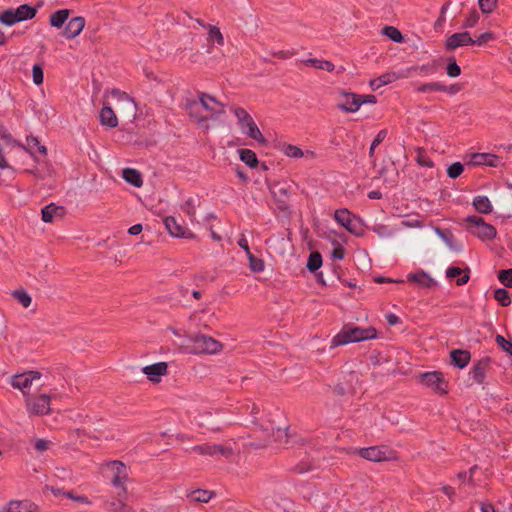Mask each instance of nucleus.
<instances>
[{
	"label": "nucleus",
	"mask_w": 512,
	"mask_h": 512,
	"mask_svg": "<svg viewBox=\"0 0 512 512\" xmlns=\"http://www.w3.org/2000/svg\"><path fill=\"white\" fill-rule=\"evenodd\" d=\"M376 337L377 330L372 326L362 328L352 324H345L342 329L333 337L331 344L332 347H337L349 343L375 339Z\"/></svg>",
	"instance_id": "f257e3e1"
},
{
	"label": "nucleus",
	"mask_w": 512,
	"mask_h": 512,
	"mask_svg": "<svg viewBox=\"0 0 512 512\" xmlns=\"http://www.w3.org/2000/svg\"><path fill=\"white\" fill-rule=\"evenodd\" d=\"M233 111L243 134L256 140L260 144L264 145L267 143V140L262 135L252 116L244 108L237 107Z\"/></svg>",
	"instance_id": "f03ea898"
},
{
	"label": "nucleus",
	"mask_w": 512,
	"mask_h": 512,
	"mask_svg": "<svg viewBox=\"0 0 512 512\" xmlns=\"http://www.w3.org/2000/svg\"><path fill=\"white\" fill-rule=\"evenodd\" d=\"M335 221L356 237L364 235V223L360 217H356L347 209H338L334 214Z\"/></svg>",
	"instance_id": "7ed1b4c3"
},
{
	"label": "nucleus",
	"mask_w": 512,
	"mask_h": 512,
	"mask_svg": "<svg viewBox=\"0 0 512 512\" xmlns=\"http://www.w3.org/2000/svg\"><path fill=\"white\" fill-rule=\"evenodd\" d=\"M190 339L193 344L192 351L195 354H216L223 348L221 342L201 333L191 336Z\"/></svg>",
	"instance_id": "20e7f679"
},
{
	"label": "nucleus",
	"mask_w": 512,
	"mask_h": 512,
	"mask_svg": "<svg viewBox=\"0 0 512 512\" xmlns=\"http://www.w3.org/2000/svg\"><path fill=\"white\" fill-rule=\"evenodd\" d=\"M341 95L345 98V102L339 103L337 107L349 113L356 112L362 104H376L377 98L375 95H359L353 92L341 91Z\"/></svg>",
	"instance_id": "39448f33"
},
{
	"label": "nucleus",
	"mask_w": 512,
	"mask_h": 512,
	"mask_svg": "<svg viewBox=\"0 0 512 512\" xmlns=\"http://www.w3.org/2000/svg\"><path fill=\"white\" fill-rule=\"evenodd\" d=\"M420 382L440 395L448 393V382L440 371L422 373L420 375Z\"/></svg>",
	"instance_id": "423d86ee"
},
{
	"label": "nucleus",
	"mask_w": 512,
	"mask_h": 512,
	"mask_svg": "<svg viewBox=\"0 0 512 512\" xmlns=\"http://www.w3.org/2000/svg\"><path fill=\"white\" fill-rule=\"evenodd\" d=\"M290 189V185L280 182H276L270 187L271 194L277 203L278 209L283 212H288L290 210V206L288 204L291 194Z\"/></svg>",
	"instance_id": "0eeeda50"
},
{
	"label": "nucleus",
	"mask_w": 512,
	"mask_h": 512,
	"mask_svg": "<svg viewBox=\"0 0 512 512\" xmlns=\"http://www.w3.org/2000/svg\"><path fill=\"white\" fill-rule=\"evenodd\" d=\"M359 455L369 461L381 462L391 460L394 452L387 446H372L359 449Z\"/></svg>",
	"instance_id": "6e6552de"
},
{
	"label": "nucleus",
	"mask_w": 512,
	"mask_h": 512,
	"mask_svg": "<svg viewBox=\"0 0 512 512\" xmlns=\"http://www.w3.org/2000/svg\"><path fill=\"white\" fill-rule=\"evenodd\" d=\"M183 223L184 221L182 219L177 220L173 216L164 218L165 228L172 237L194 239L196 235L188 230Z\"/></svg>",
	"instance_id": "1a4fd4ad"
},
{
	"label": "nucleus",
	"mask_w": 512,
	"mask_h": 512,
	"mask_svg": "<svg viewBox=\"0 0 512 512\" xmlns=\"http://www.w3.org/2000/svg\"><path fill=\"white\" fill-rule=\"evenodd\" d=\"M192 451L200 455L215 456L221 455L225 458H230L233 455V449L229 446L221 444H202L196 445L192 448Z\"/></svg>",
	"instance_id": "9d476101"
},
{
	"label": "nucleus",
	"mask_w": 512,
	"mask_h": 512,
	"mask_svg": "<svg viewBox=\"0 0 512 512\" xmlns=\"http://www.w3.org/2000/svg\"><path fill=\"white\" fill-rule=\"evenodd\" d=\"M470 44H480V37L477 40H473L469 32H459L450 35L445 42V48L448 51L455 50L458 47L466 46Z\"/></svg>",
	"instance_id": "9b49d317"
},
{
	"label": "nucleus",
	"mask_w": 512,
	"mask_h": 512,
	"mask_svg": "<svg viewBox=\"0 0 512 512\" xmlns=\"http://www.w3.org/2000/svg\"><path fill=\"white\" fill-rule=\"evenodd\" d=\"M142 372L152 383H159L161 376L166 375L168 372V364L166 362H158L155 364L147 365L142 368Z\"/></svg>",
	"instance_id": "f8f14e48"
},
{
	"label": "nucleus",
	"mask_w": 512,
	"mask_h": 512,
	"mask_svg": "<svg viewBox=\"0 0 512 512\" xmlns=\"http://www.w3.org/2000/svg\"><path fill=\"white\" fill-rule=\"evenodd\" d=\"M85 26V18L76 16L71 18L66 24L62 34L67 39H72L78 36Z\"/></svg>",
	"instance_id": "ddd939ff"
},
{
	"label": "nucleus",
	"mask_w": 512,
	"mask_h": 512,
	"mask_svg": "<svg viewBox=\"0 0 512 512\" xmlns=\"http://www.w3.org/2000/svg\"><path fill=\"white\" fill-rule=\"evenodd\" d=\"M407 281L418 284L422 288H433L437 285V282L424 270H419L415 273H409L407 275Z\"/></svg>",
	"instance_id": "4468645a"
},
{
	"label": "nucleus",
	"mask_w": 512,
	"mask_h": 512,
	"mask_svg": "<svg viewBox=\"0 0 512 512\" xmlns=\"http://www.w3.org/2000/svg\"><path fill=\"white\" fill-rule=\"evenodd\" d=\"M436 234L445 242L453 252H460L462 250V244L456 240L450 229L435 228Z\"/></svg>",
	"instance_id": "2eb2a0df"
},
{
	"label": "nucleus",
	"mask_w": 512,
	"mask_h": 512,
	"mask_svg": "<svg viewBox=\"0 0 512 512\" xmlns=\"http://www.w3.org/2000/svg\"><path fill=\"white\" fill-rule=\"evenodd\" d=\"M470 352L462 349H454L450 352V362L454 367L464 368L470 361Z\"/></svg>",
	"instance_id": "dca6fc26"
},
{
	"label": "nucleus",
	"mask_w": 512,
	"mask_h": 512,
	"mask_svg": "<svg viewBox=\"0 0 512 512\" xmlns=\"http://www.w3.org/2000/svg\"><path fill=\"white\" fill-rule=\"evenodd\" d=\"M100 123L108 128H115L118 125V118L110 106H103L100 114Z\"/></svg>",
	"instance_id": "f3484780"
},
{
	"label": "nucleus",
	"mask_w": 512,
	"mask_h": 512,
	"mask_svg": "<svg viewBox=\"0 0 512 512\" xmlns=\"http://www.w3.org/2000/svg\"><path fill=\"white\" fill-rule=\"evenodd\" d=\"M421 93H428V92H448L450 94L455 93L457 90L455 89L454 85L446 86L439 82H431V83H425L421 84L418 89Z\"/></svg>",
	"instance_id": "a211bd4d"
},
{
	"label": "nucleus",
	"mask_w": 512,
	"mask_h": 512,
	"mask_svg": "<svg viewBox=\"0 0 512 512\" xmlns=\"http://www.w3.org/2000/svg\"><path fill=\"white\" fill-rule=\"evenodd\" d=\"M122 178L130 185L140 188L143 185L142 174L134 168H124Z\"/></svg>",
	"instance_id": "6ab92c4d"
},
{
	"label": "nucleus",
	"mask_w": 512,
	"mask_h": 512,
	"mask_svg": "<svg viewBox=\"0 0 512 512\" xmlns=\"http://www.w3.org/2000/svg\"><path fill=\"white\" fill-rule=\"evenodd\" d=\"M3 512H37V506L29 501H11Z\"/></svg>",
	"instance_id": "aec40b11"
},
{
	"label": "nucleus",
	"mask_w": 512,
	"mask_h": 512,
	"mask_svg": "<svg viewBox=\"0 0 512 512\" xmlns=\"http://www.w3.org/2000/svg\"><path fill=\"white\" fill-rule=\"evenodd\" d=\"M32 411L36 415H45L50 411V396L47 394L40 395L32 404Z\"/></svg>",
	"instance_id": "412c9836"
},
{
	"label": "nucleus",
	"mask_w": 512,
	"mask_h": 512,
	"mask_svg": "<svg viewBox=\"0 0 512 512\" xmlns=\"http://www.w3.org/2000/svg\"><path fill=\"white\" fill-rule=\"evenodd\" d=\"M63 211H64V207L57 206L54 203H50V204L46 205L44 208H42V210H41L42 220L46 223H50L53 221L54 216H57V215L61 216L63 214Z\"/></svg>",
	"instance_id": "4be33fe9"
},
{
	"label": "nucleus",
	"mask_w": 512,
	"mask_h": 512,
	"mask_svg": "<svg viewBox=\"0 0 512 512\" xmlns=\"http://www.w3.org/2000/svg\"><path fill=\"white\" fill-rule=\"evenodd\" d=\"M19 22L33 19L37 14V7L22 4L14 9Z\"/></svg>",
	"instance_id": "5701e85b"
},
{
	"label": "nucleus",
	"mask_w": 512,
	"mask_h": 512,
	"mask_svg": "<svg viewBox=\"0 0 512 512\" xmlns=\"http://www.w3.org/2000/svg\"><path fill=\"white\" fill-rule=\"evenodd\" d=\"M125 496L122 493H118V499L105 501L104 508L110 512H129V507L123 501Z\"/></svg>",
	"instance_id": "b1692460"
},
{
	"label": "nucleus",
	"mask_w": 512,
	"mask_h": 512,
	"mask_svg": "<svg viewBox=\"0 0 512 512\" xmlns=\"http://www.w3.org/2000/svg\"><path fill=\"white\" fill-rule=\"evenodd\" d=\"M254 433L257 435L260 433L261 440L260 441H254L250 442V446L254 449H262L266 447L271 442V433L269 427H262L260 426L258 429L254 431Z\"/></svg>",
	"instance_id": "393cba45"
},
{
	"label": "nucleus",
	"mask_w": 512,
	"mask_h": 512,
	"mask_svg": "<svg viewBox=\"0 0 512 512\" xmlns=\"http://www.w3.org/2000/svg\"><path fill=\"white\" fill-rule=\"evenodd\" d=\"M216 493L205 489H195L187 493V497L195 502L208 503Z\"/></svg>",
	"instance_id": "a878e982"
},
{
	"label": "nucleus",
	"mask_w": 512,
	"mask_h": 512,
	"mask_svg": "<svg viewBox=\"0 0 512 512\" xmlns=\"http://www.w3.org/2000/svg\"><path fill=\"white\" fill-rule=\"evenodd\" d=\"M463 270L456 266H451L446 271V277L450 280L457 278L456 284L458 286L464 285L469 281L468 271L462 275Z\"/></svg>",
	"instance_id": "bb28decb"
},
{
	"label": "nucleus",
	"mask_w": 512,
	"mask_h": 512,
	"mask_svg": "<svg viewBox=\"0 0 512 512\" xmlns=\"http://www.w3.org/2000/svg\"><path fill=\"white\" fill-rule=\"evenodd\" d=\"M240 160L244 162L250 168H256L259 165V160L256 153L248 148H242L238 150Z\"/></svg>",
	"instance_id": "cd10ccee"
},
{
	"label": "nucleus",
	"mask_w": 512,
	"mask_h": 512,
	"mask_svg": "<svg viewBox=\"0 0 512 512\" xmlns=\"http://www.w3.org/2000/svg\"><path fill=\"white\" fill-rule=\"evenodd\" d=\"M70 15L69 9H60L50 15L49 23L52 27L62 28Z\"/></svg>",
	"instance_id": "c85d7f7f"
},
{
	"label": "nucleus",
	"mask_w": 512,
	"mask_h": 512,
	"mask_svg": "<svg viewBox=\"0 0 512 512\" xmlns=\"http://www.w3.org/2000/svg\"><path fill=\"white\" fill-rule=\"evenodd\" d=\"M206 96H208L207 93L201 92L199 93V102L195 100L188 101L186 104V110L190 113V115H193V113L199 108L201 105L205 110L213 111V108L207 103Z\"/></svg>",
	"instance_id": "c756f323"
},
{
	"label": "nucleus",
	"mask_w": 512,
	"mask_h": 512,
	"mask_svg": "<svg viewBox=\"0 0 512 512\" xmlns=\"http://www.w3.org/2000/svg\"><path fill=\"white\" fill-rule=\"evenodd\" d=\"M503 168L505 162L502 157L492 153H482V167Z\"/></svg>",
	"instance_id": "7c9ffc66"
},
{
	"label": "nucleus",
	"mask_w": 512,
	"mask_h": 512,
	"mask_svg": "<svg viewBox=\"0 0 512 512\" xmlns=\"http://www.w3.org/2000/svg\"><path fill=\"white\" fill-rule=\"evenodd\" d=\"M323 259L319 251H312L306 263V268L310 273H316L322 266Z\"/></svg>",
	"instance_id": "2f4dec72"
},
{
	"label": "nucleus",
	"mask_w": 512,
	"mask_h": 512,
	"mask_svg": "<svg viewBox=\"0 0 512 512\" xmlns=\"http://www.w3.org/2000/svg\"><path fill=\"white\" fill-rule=\"evenodd\" d=\"M318 461L312 459L310 461H300L298 464H296L292 471L296 474H304L307 472L315 471L319 468Z\"/></svg>",
	"instance_id": "473e14b6"
},
{
	"label": "nucleus",
	"mask_w": 512,
	"mask_h": 512,
	"mask_svg": "<svg viewBox=\"0 0 512 512\" xmlns=\"http://www.w3.org/2000/svg\"><path fill=\"white\" fill-rule=\"evenodd\" d=\"M270 429V433H271V442L274 441V442H279L280 444H288L289 443V433H288V430H289V427H285L284 429L282 428H276L274 429L273 427H269Z\"/></svg>",
	"instance_id": "72a5a7b5"
},
{
	"label": "nucleus",
	"mask_w": 512,
	"mask_h": 512,
	"mask_svg": "<svg viewBox=\"0 0 512 512\" xmlns=\"http://www.w3.org/2000/svg\"><path fill=\"white\" fill-rule=\"evenodd\" d=\"M275 147L282 151L288 157L300 158L303 156V151L301 150V148L292 144L280 142Z\"/></svg>",
	"instance_id": "f704fd0d"
},
{
	"label": "nucleus",
	"mask_w": 512,
	"mask_h": 512,
	"mask_svg": "<svg viewBox=\"0 0 512 512\" xmlns=\"http://www.w3.org/2000/svg\"><path fill=\"white\" fill-rule=\"evenodd\" d=\"M466 229L480 238V217L475 215L467 216L463 219Z\"/></svg>",
	"instance_id": "c9c22d12"
},
{
	"label": "nucleus",
	"mask_w": 512,
	"mask_h": 512,
	"mask_svg": "<svg viewBox=\"0 0 512 512\" xmlns=\"http://www.w3.org/2000/svg\"><path fill=\"white\" fill-rule=\"evenodd\" d=\"M31 384L32 383L30 382L29 377L26 375V372L22 374H16L11 378V385L23 392L26 388H29Z\"/></svg>",
	"instance_id": "e433bc0d"
},
{
	"label": "nucleus",
	"mask_w": 512,
	"mask_h": 512,
	"mask_svg": "<svg viewBox=\"0 0 512 512\" xmlns=\"http://www.w3.org/2000/svg\"><path fill=\"white\" fill-rule=\"evenodd\" d=\"M0 23L5 26H13L19 23L14 8H8L0 13Z\"/></svg>",
	"instance_id": "4c0bfd02"
},
{
	"label": "nucleus",
	"mask_w": 512,
	"mask_h": 512,
	"mask_svg": "<svg viewBox=\"0 0 512 512\" xmlns=\"http://www.w3.org/2000/svg\"><path fill=\"white\" fill-rule=\"evenodd\" d=\"M382 34L387 36L390 40L395 43H403L404 36L399 29L394 26H385L382 29Z\"/></svg>",
	"instance_id": "58836bf2"
},
{
	"label": "nucleus",
	"mask_w": 512,
	"mask_h": 512,
	"mask_svg": "<svg viewBox=\"0 0 512 512\" xmlns=\"http://www.w3.org/2000/svg\"><path fill=\"white\" fill-rule=\"evenodd\" d=\"M306 64L317 69L326 70L328 72H332L335 69V66L332 62L327 60H319L316 58H310L306 60Z\"/></svg>",
	"instance_id": "ea45409f"
},
{
	"label": "nucleus",
	"mask_w": 512,
	"mask_h": 512,
	"mask_svg": "<svg viewBox=\"0 0 512 512\" xmlns=\"http://www.w3.org/2000/svg\"><path fill=\"white\" fill-rule=\"evenodd\" d=\"M26 140H27V146H25V147L28 148L29 151L27 153H29L31 156H34L33 152L31 151V148H33V147H37V150L39 153H41L43 155L47 154L46 146L41 145L37 137L28 136Z\"/></svg>",
	"instance_id": "a19ab883"
},
{
	"label": "nucleus",
	"mask_w": 512,
	"mask_h": 512,
	"mask_svg": "<svg viewBox=\"0 0 512 512\" xmlns=\"http://www.w3.org/2000/svg\"><path fill=\"white\" fill-rule=\"evenodd\" d=\"M494 299L504 307L511 304V297L508 291L503 288H499L494 291Z\"/></svg>",
	"instance_id": "79ce46f5"
},
{
	"label": "nucleus",
	"mask_w": 512,
	"mask_h": 512,
	"mask_svg": "<svg viewBox=\"0 0 512 512\" xmlns=\"http://www.w3.org/2000/svg\"><path fill=\"white\" fill-rule=\"evenodd\" d=\"M13 296L23 307L28 308L31 305L32 298L23 288L15 290Z\"/></svg>",
	"instance_id": "37998d69"
},
{
	"label": "nucleus",
	"mask_w": 512,
	"mask_h": 512,
	"mask_svg": "<svg viewBox=\"0 0 512 512\" xmlns=\"http://www.w3.org/2000/svg\"><path fill=\"white\" fill-rule=\"evenodd\" d=\"M446 73L449 77L455 78L461 74V68L457 64L455 57H449L446 66Z\"/></svg>",
	"instance_id": "c03bdc74"
},
{
	"label": "nucleus",
	"mask_w": 512,
	"mask_h": 512,
	"mask_svg": "<svg viewBox=\"0 0 512 512\" xmlns=\"http://www.w3.org/2000/svg\"><path fill=\"white\" fill-rule=\"evenodd\" d=\"M208 40L217 43L218 45L224 44V38L220 29L216 26L209 25Z\"/></svg>",
	"instance_id": "a18cd8bd"
},
{
	"label": "nucleus",
	"mask_w": 512,
	"mask_h": 512,
	"mask_svg": "<svg viewBox=\"0 0 512 512\" xmlns=\"http://www.w3.org/2000/svg\"><path fill=\"white\" fill-rule=\"evenodd\" d=\"M497 236L496 228L482 220V240H493Z\"/></svg>",
	"instance_id": "49530a36"
},
{
	"label": "nucleus",
	"mask_w": 512,
	"mask_h": 512,
	"mask_svg": "<svg viewBox=\"0 0 512 512\" xmlns=\"http://www.w3.org/2000/svg\"><path fill=\"white\" fill-rule=\"evenodd\" d=\"M403 77H406V74L401 71V72H387L381 76H379V78L381 79V82L382 84L385 86V85H388L400 78H403Z\"/></svg>",
	"instance_id": "de8ad7c7"
},
{
	"label": "nucleus",
	"mask_w": 512,
	"mask_h": 512,
	"mask_svg": "<svg viewBox=\"0 0 512 512\" xmlns=\"http://www.w3.org/2000/svg\"><path fill=\"white\" fill-rule=\"evenodd\" d=\"M387 133L388 132L386 129H382L377 133L376 137L374 138V140L372 141V143L370 145V149H369V157L370 158L374 157L376 147L384 141V139L387 136Z\"/></svg>",
	"instance_id": "09e8293b"
},
{
	"label": "nucleus",
	"mask_w": 512,
	"mask_h": 512,
	"mask_svg": "<svg viewBox=\"0 0 512 512\" xmlns=\"http://www.w3.org/2000/svg\"><path fill=\"white\" fill-rule=\"evenodd\" d=\"M249 267L253 272H262L264 270V261L260 258L255 257L252 253H249Z\"/></svg>",
	"instance_id": "8fccbe9b"
},
{
	"label": "nucleus",
	"mask_w": 512,
	"mask_h": 512,
	"mask_svg": "<svg viewBox=\"0 0 512 512\" xmlns=\"http://www.w3.org/2000/svg\"><path fill=\"white\" fill-rule=\"evenodd\" d=\"M0 136L7 144L15 145L21 148L23 152L29 151L28 148L25 147V145L12 138V135L8 132L7 129L2 128Z\"/></svg>",
	"instance_id": "3c124183"
},
{
	"label": "nucleus",
	"mask_w": 512,
	"mask_h": 512,
	"mask_svg": "<svg viewBox=\"0 0 512 512\" xmlns=\"http://www.w3.org/2000/svg\"><path fill=\"white\" fill-rule=\"evenodd\" d=\"M464 171V165L460 162H454L447 168V175L451 179H456Z\"/></svg>",
	"instance_id": "603ef678"
},
{
	"label": "nucleus",
	"mask_w": 512,
	"mask_h": 512,
	"mask_svg": "<svg viewBox=\"0 0 512 512\" xmlns=\"http://www.w3.org/2000/svg\"><path fill=\"white\" fill-rule=\"evenodd\" d=\"M33 82L36 85H41L44 81L43 67L40 64H34L32 67Z\"/></svg>",
	"instance_id": "864d4df0"
},
{
	"label": "nucleus",
	"mask_w": 512,
	"mask_h": 512,
	"mask_svg": "<svg viewBox=\"0 0 512 512\" xmlns=\"http://www.w3.org/2000/svg\"><path fill=\"white\" fill-rule=\"evenodd\" d=\"M499 281L506 287H512V269H506L499 271L498 274Z\"/></svg>",
	"instance_id": "5fc2aeb1"
},
{
	"label": "nucleus",
	"mask_w": 512,
	"mask_h": 512,
	"mask_svg": "<svg viewBox=\"0 0 512 512\" xmlns=\"http://www.w3.org/2000/svg\"><path fill=\"white\" fill-rule=\"evenodd\" d=\"M417 163L423 167L432 168L434 166V162L428 157V155L423 151L419 150L417 154Z\"/></svg>",
	"instance_id": "6e6d98bb"
},
{
	"label": "nucleus",
	"mask_w": 512,
	"mask_h": 512,
	"mask_svg": "<svg viewBox=\"0 0 512 512\" xmlns=\"http://www.w3.org/2000/svg\"><path fill=\"white\" fill-rule=\"evenodd\" d=\"M110 466L115 470V475H120L121 477H127V468L126 465L119 461L114 460L109 463Z\"/></svg>",
	"instance_id": "4d7b16f0"
},
{
	"label": "nucleus",
	"mask_w": 512,
	"mask_h": 512,
	"mask_svg": "<svg viewBox=\"0 0 512 512\" xmlns=\"http://www.w3.org/2000/svg\"><path fill=\"white\" fill-rule=\"evenodd\" d=\"M372 230L380 237H391L393 235V231L387 225H375Z\"/></svg>",
	"instance_id": "13d9d810"
},
{
	"label": "nucleus",
	"mask_w": 512,
	"mask_h": 512,
	"mask_svg": "<svg viewBox=\"0 0 512 512\" xmlns=\"http://www.w3.org/2000/svg\"><path fill=\"white\" fill-rule=\"evenodd\" d=\"M196 200L193 198H189L182 205V210L189 216H194L196 212Z\"/></svg>",
	"instance_id": "bf43d9fd"
},
{
	"label": "nucleus",
	"mask_w": 512,
	"mask_h": 512,
	"mask_svg": "<svg viewBox=\"0 0 512 512\" xmlns=\"http://www.w3.org/2000/svg\"><path fill=\"white\" fill-rule=\"evenodd\" d=\"M437 68V64L435 61H433L432 63H428V64H424L422 66H413L411 68H409L408 71H419V72H424V73H429V72H434Z\"/></svg>",
	"instance_id": "052dcab7"
},
{
	"label": "nucleus",
	"mask_w": 512,
	"mask_h": 512,
	"mask_svg": "<svg viewBox=\"0 0 512 512\" xmlns=\"http://www.w3.org/2000/svg\"><path fill=\"white\" fill-rule=\"evenodd\" d=\"M496 342L512 356V342L506 340L502 335L496 336Z\"/></svg>",
	"instance_id": "680f3d73"
},
{
	"label": "nucleus",
	"mask_w": 512,
	"mask_h": 512,
	"mask_svg": "<svg viewBox=\"0 0 512 512\" xmlns=\"http://www.w3.org/2000/svg\"><path fill=\"white\" fill-rule=\"evenodd\" d=\"M498 0H482V13H491L497 7Z\"/></svg>",
	"instance_id": "e2e57ef3"
},
{
	"label": "nucleus",
	"mask_w": 512,
	"mask_h": 512,
	"mask_svg": "<svg viewBox=\"0 0 512 512\" xmlns=\"http://www.w3.org/2000/svg\"><path fill=\"white\" fill-rule=\"evenodd\" d=\"M126 479H127V477H121L120 475H114V477L112 479V484L115 487H120L121 491L119 493H122L123 495L127 494V490L123 486Z\"/></svg>",
	"instance_id": "0e129e2a"
},
{
	"label": "nucleus",
	"mask_w": 512,
	"mask_h": 512,
	"mask_svg": "<svg viewBox=\"0 0 512 512\" xmlns=\"http://www.w3.org/2000/svg\"><path fill=\"white\" fill-rule=\"evenodd\" d=\"M345 248L341 245H337L331 252V258L333 260H342L345 257Z\"/></svg>",
	"instance_id": "69168bd1"
},
{
	"label": "nucleus",
	"mask_w": 512,
	"mask_h": 512,
	"mask_svg": "<svg viewBox=\"0 0 512 512\" xmlns=\"http://www.w3.org/2000/svg\"><path fill=\"white\" fill-rule=\"evenodd\" d=\"M470 374L475 382L480 383V360H474Z\"/></svg>",
	"instance_id": "338daca9"
},
{
	"label": "nucleus",
	"mask_w": 512,
	"mask_h": 512,
	"mask_svg": "<svg viewBox=\"0 0 512 512\" xmlns=\"http://www.w3.org/2000/svg\"><path fill=\"white\" fill-rule=\"evenodd\" d=\"M49 444L50 441L40 438L36 440L34 447L37 451L43 452L49 448Z\"/></svg>",
	"instance_id": "774afa93"
}]
</instances>
